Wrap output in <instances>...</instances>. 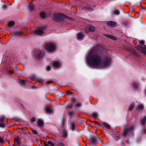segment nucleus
Segmentation results:
<instances>
[{
  "label": "nucleus",
  "instance_id": "nucleus-1",
  "mask_svg": "<svg viewBox=\"0 0 146 146\" xmlns=\"http://www.w3.org/2000/svg\"><path fill=\"white\" fill-rule=\"evenodd\" d=\"M98 47L92 49L89 52L87 57V62L89 66L92 67H105L109 65L111 62L109 58H106L104 61H102L101 56L97 54Z\"/></svg>",
  "mask_w": 146,
  "mask_h": 146
},
{
  "label": "nucleus",
  "instance_id": "nucleus-2",
  "mask_svg": "<svg viewBox=\"0 0 146 146\" xmlns=\"http://www.w3.org/2000/svg\"><path fill=\"white\" fill-rule=\"evenodd\" d=\"M66 16L62 14H56L54 15V19L55 21H60L63 20V18Z\"/></svg>",
  "mask_w": 146,
  "mask_h": 146
},
{
  "label": "nucleus",
  "instance_id": "nucleus-3",
  "mask_svg": "<svg viewBox=\"0 0 146 146\" xmlns=\"http://www.w3.org/2000/svg\"><path fill=\"white\" fill-rule=\"evenodd\" d=\"M133 127L132 126L128 128H124L122 132V135L125 137L127 135L130 134L132 133Z\"/></svg>",
  "mask_w": 146,
  "mask_h": 146
},
{
  "label": "nucleus",
  "instance_id": "nucleus-4",
  "mask_svg": "<svg viewBox=\"0 0 146 146\" xmlns=\"http://www.w3.org/2000/svg\"><path fill=\"white\" fill-rule=\"evenodd\" d=\"M96 133H91L90 134V137H88L87 138L88 139L90 142L92 144H94L96 142V138L97 137L96 136L95 134Z\"/></svg>",
  "mask_w": 146,
  "mask_h": 146
},
{
  "label": "nucleus",
  "instance_id": "nucleus-5",
  "mask_svg": "<svg viewBox=\"0 0 146 146\" xmlns=\"http://www.w3.org/2000/svg\"><path fill=\"white\" fill-rule=\"evenodd\" d=\"M45 48L49 51H52L55 50V46L54 44L52 43H48L46 45Z\"/></svg>",
  "mask_w": 146,
  "mask_h": 146
},
{
  "label": "nucleus",
  "instance_id": "nucleus-6",
  "mask_svg": "<svg viewBox=\"0 0 146 146\" xmlns=\"http://www.w3.org/2000/svg\"><path fill=\"white\" fill-rule=\"evenodd\" d=\"M44 56V52L43 51H41L38 50L35 52L34 56L36 58H40Z\"/></svg>",
  "mask_w": 146,
  "mask_h": 146
},
{
  "label": "nucleus",
  "instance_id": "nucleus-7",
  "mask_svg": "<svg viewBox=\"0 0 146 146\" xmlns=\"http://www.w3.org/2000/svg\"><path fill=\"white\" fill-rule=\"evenodd\" d=\"M95 31V28L92 25H88L85 29V32L88 33L89 32H93Z\"/></svg>",
  "mask_w": 146,
  "mask_h": 146
},
{
  "label": "nucleus",
  "instance_id": "nucleus-8",
  "mask_svg": "<svg viewBox=\"0 0 146 146\" xmlns=\"http://www.w3.org/2000/svg\"><path fill=\"white\" fill-rule=\"evenodd\" d=\"M107 25L110 26L115 27L117 26V23L116 22L113 21H108L106 22Z\"/></svg>",
  "mask_w": 146,
  "mask_h": 146
},
{
  "label": "nucleus",
  "instance_id": "nucleus-9",
  "mask_svg": "<svg viewBox=\"0 0 146 146\" xmlns=\"http://www.w3.org/2000/svg\"><path fill=\"white\" fill-rule=\"evenodd\" d=\"M44 30V28L41 27L38 30L35 31L34 33L35 34L41 35L43 34V31Z\"/></svg>",
  "mask_w": 146,
  "mask_h": 146
},
{
  "label": "nucleus",
  "instance_id": "nucleus-10",
  "mask_svg": "<svg viewBox=\"0 0 146 146\" xmlns=\"http://www.w3.org/2000/svg\"><path fill=\"white\" fill-rule=\"evenodd\" d=\"M137 48L140 52L146 55V51L145 48L143 47L141 45H139L137 46Z\"/></svg>",
  "mask_w": 146,
  "mask_h": 146
},
{
  "label": "nucleus",
  "instance_id": "nucleus-11",
  "mask_svg": "<svg viewBox=\"0 0 146 146\" xmlns=\"http://www.w3.org/2000/svg\"><path fill=\"white\" fill-rule=\"evenodd\" d=\"M23 35V33L20 31L13 32L12 33V36H14V35L21 36Z\"/></svg>",
  "mask_w": 146,
  "mask_h": 146
},
{
  "label": "nucleus",
  "instance_id": "nucleus-12",
  "mask_svg": "<svg viewBox=\"0 0 146 146\" xmlns=\"http://www.w3.org/2000/svg\"><path fill=\"white\" fill-rule=\"evenodd\" d=\"M78 39L79 40H82L83 39V35L82 33L80 32L78 33L77 34Z\"/></svg>",
  "mask_w": 146,
  "mask_h": 146
},
{
  "label": "nucleus",
  "instance_id": "nucleus-13",
  "mask_svg": "<svg viewBox=\"0 0 146 146\" xmlns=\"http://www.w3.org/2000/svg\"><path fill=\"white\" fill-rule=\"evenodd\" d=\"M140 123L143 126H144L146 122V116H144L143 119L141 120L140 121Z\"/></svg>",
  "mask_w": 146,
  "mask_h": 146
},
{
  "label": "nucleus",
  "instance_id": "nucleus-14",
  "mask_svg": "<svg viewBox=\"0 0 146 146\" xmlns=\"http://www.w3.org/2000/svg\"><path fill=\"white\" fill-rule=\"evenodd\" d=\"M34 6L32 3H30L29 4L28 8L30 11H33L34 9Z\"/></svg>",
  "mask_w": 146,
  "mask_h": 146
},
{
  "label": "nucleus",
  "instance_id": "nucleus-15",
  "mask_svg": "<svg viewBox=\"0 0 146 146\" xmlns=\"http://www.w3.org/2000/svg\"><path fill=\"white\" fill-rule=\"evenodd\" d=\"M92 116L96 119H98V113L96 112H93L92 113Z\"/></svg>",
  "mask_w": 146,
  "mask_h": 146
},
{
  "label": "nucleus",
  "instance_id": "nucleus-16",
  "mask_svg": "<svg viewBox=\"0 0 146 146\" xmlns=\"http://www.w3.org/2000/svg\"><path fill=\"white\" fill-rule=\"evenodd\" d=\"M83 9L87 10L90 11H92L94 10L91 7H85L83 8Z\"/></svg>",
  "mask_w": 146,
  "mask_h": 146
},
{
  "label": "nucleus",
  "instance_id": "nucleus-17",
  "mask_svg": "<svg viewBox=\"0 0 146 146\" xmlns=\"http://www.w3.org/2000/svg\"><path fill=\"white\" fill-rule=\"evenodd\" d=\"M38 124L39 126L41 127L43 126L44 123L43 121L42 120H38Z\"/></svg>",
  "mask_w": 146,
  "mask_h": 146
},
{
  "label": "nucleus",
  "instance_id": "nucleus-18",
  "mask_svg": "<svg viewBox=\"0 0 146 146\" xmlns=\"http://www.w3.org/2000/svg\"><path fill=\"white\" fill-rule=\"evenodd\" d=\"M20 139L19 137H18L15 139L14 142L15 143L17 142L18 144H20L21 143V142L20 141Z\"/></svg>",
  "mask_w": 146,
  "mask_h": 146
},
{
  "label": "nucleus",
  "instance_id": "nucleus-19",
  "mask_svg": "<svg viewBox=\"0 0 146 146\" xmlns=\"http://www.w3.org/2000/svg\"><path fill=\"white\" fill-rule=\"evenodd\" d=\"M112 13L115 15H118L119 14L120 12L118 10L115 9L112 12Z\"/></svg>",
  "mask_w": 146,
  "mask_h": 146
},
{
  "label": "nucleus",
  "instance_id": "nucleus-20",
  "mask_svg": "<svg viewBox=\"0 0 146 146\" xmlns=\"http://www.w3.org/2000/svg\"><path fill=\"white\" fill-rule=\"evenodd\" d=\"M68 115L70 117H72V116H74L75 113L74 111H69L67 113Z\"/></svg>",
  "mask_w": 146,
  "mask_h": 146
},
{
  "label": "nucleus",
  "instance_id": "nucleus-21",
  "mask_svg": "<svg viewBox=\"0 0 146 146\" xmlns=\"http://www.w3.org/2000/svg\"><path fill=\"white\" fill-rule=\"evenodd\" d=\"M53 65L55 67H58L60 66V64L58 62H55L53 63Z\"/></svg>",
  "mask_w": 146,
  "mask_h": 146
},
{
  "label": "nucleus",
  "instance_id": "nucleus-22",
  "mask_svg": "<svg viewBox=\"0 0 146 146\" xmlns=\"http://www.w3.org/2000/svg\"><path fill=\"white\" fill-rule=\"evenodd\" d=\"M15 24V22L13 21H11L7 24L8 27H11L13 26Z\"/></svg>",
  "mask_w": 146,
  "mask_h": 146
},
{
  "label": "nucleus",
  "instance_id": "nucleus-23",
  "mask_svg": "<svg viewBox=\"0 0 146 146\" xmlns=\"http://www.w3.org/2000/svg\"><path fill=\"white\" fill-rule=\"evenodd\" d=\"M103 123L104 125L108 129H110V126L108 123L105 122H103Z\"/></svg>",
  "mask_w": 146,
  "mask_h": 146
},
{
  "label": "nucleus",
  "instance_id": "nucleus-24",
  "mask_svg": "<svg viewBox=\"0 0 146 146\" xmlns=\"http://www.w3.org/2000/svg\"><path fill=\"white\" fill-rule=\"evenodd\" d=\"M68 134L67 132L65 130L63 131V136H62L64 137H66L67 136Z\"/></svg>",
  "mask_w": 146,
  "mask_h": 146
},
{
  "label": "nucleus",
  "instance_id": "nucleus-25",
  "mask_svg": "<svg viewBox=\"0 0 146 146\" xmlns=\"http://www.w3.org/2000/svg\"><path fill=\"white\" fill-rule=\"evenodd\" d=\"M40 16L41 18H44L45 17V13L43 11H42L40 13Z\"/></svg>",
  "mask_w": 146,
  "mask_h": 146
},
{
  "label": "nucleus",
  "instance_id": "nucleus-26",
  "mask_svg": "<svg viewBox=\"0 0 146 146\" xmlns=\"http://www.w3.org/2000/svg\"><path fill=\"white\" fill-rule=\"evenodd\" d=\"M143 105L142 104H140L138 105L137 108L141 110H143Z\"/></svg>",
  "mask_w": 146,
  "mask_h": 146
},
{
  "label": "nucleus",
  "instance_id": "nucleus-27",
  "mask_svg": "<svg viewBox=\"0 0 146 146\" xmlns=\"http://www.w3.org/2000/svg\"><path fill=\"white\" fill-rule=\"evenodd\" d=\"M134 103H131L129 106V110L130 111L132 110L134 107Z\"/></svg>",
  "mask_w": 146,
  "mask_h": 146
},
{
  "label": "nucleus",
  "instance_id": "nucleus-28",
  "mask_svg": "<svg viewBox=\"0 0 146 146\" xmlns=\"http://www.w3.org/2000/svg\"><path fill=\"white\" fill-rule=\"evenodd\" d=\"M72 124V127L71 130L72 131H74L75 130L74 127H75V124L74 122H72L71 123Z\"/></svg>",
  "mask_w": 146,
  "mask_h": 146
},
{
  "label": "nucleus",
  "instance_id": "nucleus-29",
  "mask_svg": "<svg viewBox=\"0 0 146 146\" xmlns=\"http://www.w3.org/2000/svg\"><path fill=\"white\" fill-rule=\"evenodd\" d=\"M8 7V5L6 4H4L3 5L2 8L3 9H6Z\"/></svg>",
  "mask_w": 146,
  "mask_h": 146
},
{
  "label": "nucleus",
  "instance_id": "nucleus-30",
  "mask_svg": "<svg viewBox=\"0 0 146 146\" xmlns=\"http://www.w3.org/2000/svg\"><path fill=\"white\" fill-rule=\"evenodd\" d=\"M46 112L48 113H51L52 112V110L49 108H47L46 109Z\"/></svg>",
  "mask_w": 146,
  "mask_h": 146
},
{
  "label": "nucleus",
  "instance_id": "nucleus-31",
  "mask_svg": "<svg viewBox=\"0 0 146 146\" xmlns=\"http://www.w3.org/2000/svg\"><path fill=\"white\" fill-rule=\"evenodd\" d=\"M5 118L3 117H0V122L1 123H3L5 121Z\"/></svg>",
  "mask_w": 146,
  "mask_h": 146
},
{
  "label": "nucleus",
  "instance_id": "nucleus-32",
  "mask_svg": "<svg viewBox=\"0 0 146 146\" xmlns=\"http://www.w3.org/2000/svg\"><path fill=\"white\" fill-rule=\"evenodd\" d=\"M20 82L21 84H25V80H20Z\"/></svg>",
  "mask_w": 146,
  "mask_h": 146
},
{
  "label": "nucleus",
  "instance_id": "nucleus-33",
  "mask_svg": "<svg viewBox=\"0 0 146 146\" xmlns=\"http://www.w3.org/2000/svg\"><path fill=\"white\" fill-rule=\"evenodd\" d=\"M104 36H106L110 38H111V37L112 36V35H110L107 34H104Z\"/></svg>",
  "mask_w": 146,
  "mask_h": 146
},
{
  "label": "nucleus",
  "instance_id": "nucleus-34",
  "mask_svg": "<svg viewBox=\"0 0 146 146\" xmlns=\"http://www.w3.org/2000/svg\"><path fill=\"white\" fill-rule=\"evenodd\" d=\"M91 122L94 123L96 125H98L99 127H100L101 126V125L98 122L94 121L93 122L92 121Z\"/></svg>",
  "mask_w": 146,
  "mask_h": 146
},
{
  "label": "nucleus",
  "instance_id": "nucleus-35",
  "mask_svg": "<svg viewBox=\"0 0 146 146\" xmlns=\"http://www.w3.org/2000/svg\"><path fill=\"white\" fill-rule=\"evenodd\" d=\"M32 131L33 134L34 135H36L38 133L37 131L33 129L32 130Z\"/></svg>",
  "mask_w": 146,
  "mask_h": 146
},
{
  "label": "nucleus",
  "instance_id": "nucleus-36",
  "mask_svg": "<svg viewBox=\"0 0 146 146\" xmlns=\"http://www.w3.org/2000/svg\"><path fill=\"white\" fill-rule=\"evenodd\" d=\"M95 135H96V136L97 137V138L98 139V140L100 141L101 143H103V141H102V140H101L100 139V138L99 137H98V135L97 134V133H96L95 134Z\"/></svg>",
  "mask_w": 146,
  "mask_h": 146
},
{
  "label": "nucleus",
  "instance_id": "nucleus-37",
  "mask_svg": "<svg viewBox=\"0 0 146 146\" xmlns=\"http://www.w3.org/2000/svg\"><path fill=\"white\" fill-rule=\"evenodd\" d=\"M5 127V125L3 123H0V127L2 128H4Z\"/></svg>",
  "mask_w": 146,
  "mask_h": 146
},
{
  "label": "nucleus",
  "instance_id": "nucleus-38",
  "mask_svg": "<svg viewBox=\"0 0 146 146\" xmlns=\"http://www.w3.org/2000/svg\"><path fill=\"white\" fill-rule=\"evenodd\" d=\"M48 143L49 145H50L52 146H54V144L51 141H48Z\"/></svg>",
  "mask_w": 146,
  "mask_h": 146
},
{
  "label": "nucleus",
  "instance_id": "nucleus-39",
  "mask_svg": "<svg viewBox=\"0 0 146 146\" xmlns=\"http://www.w3.org/2000/svg\"><path fill=\"white\" fill-rule=\"evenodd\" d=\"M36 120L35 118L34 117H33L31 119V122H33Z\"/></svg>",
  "mask_w": 146,
  "mask_h": 146
},
{
  "label": "nucleus",
  "instance_id": "nucleus-40",
  "mask_svg": "<svg viewBox=\"0 0 146 146\" xmlns=\"http://www.w3.org/2000/svg\"><path fill=\"white\" fill-rule=\"evenodd\" d=\"M133 86L134 88H136L137 87V85L136 83H134L133 84Z\"/></svg>",
  "mask_w": 146,
  "mask_h": 146
},
{
  "label": "nucleus",
  "instance_id": "nucleus-41",
  "mask_svg": "<svg viewBox=\"0 0 146 146\" xmlns=\"http://www.w3.org/2000/svg\"><path fill=\"white\" fill-rule=\"evenodd\" d=\"M139 43L141 45H144V41L143 40H141L139 41Z\"/></svg>",
  "mask_w": 146,
  "mask_h": 146
},
{
  "label": "nucleus",
  "instance_id": "nucleus-42",
  "mask_svg": "<svg viewBox=\"0 0 146 146\" xmlns=\"http://www.w3.org/2000/svg\"><path fill=\"white\" fill-rule=\"evenodd\" d=\"M110 39L113 40H117V38H116L113 35L112 36Z\"/></svg>",
  "mask_w": 146,
  "mask_h": 146
},
{
  "label": "nucleus",
  "instance_id": "nucleus-43",
  "mask_svg": "<svg viewBox=\"0 0 146 146\" xmlns=\"http://www.w3.org/2000/svg\"><path fill=\"white\" fill-rule=\"evenodd\" d=\"M110 39L113 40H117V38H116L113 35L112 36Z\"/></svg>",
  "mask_w": 146,
  "mask_h": 146
},
{
  "label": "nucleus",
  "instance_id": "nucleus-44",
  "mask_svg": "<svg viewBox=\"0 0 146 146\" xmlns=\"http://www.w3.org/2000/svg\"><path fill=\"white\" fill-rule=\"evenodd\" d=\"M81 104L80 103H78L76 104V106L77 107H79L81 106Z\"/></svg>",
  "mask_w": 146,
  "mask_h": 146
},
{
  "label": "nucleus",
  "instance_id": "nucleus-45",
  "mask_svg": "<svg viewBox=\"0 0 146 146\" xmlns=\"http://www.w3.org/2000/svg\"><path fill=\"white\" fill-rule=\"evenodd\" d=\"M50 68L49 66H47L46 68V70L47 71H49L50 70Z\"/></svg>",
  "mask_w": 146,
  "mask_h": 146
},
{
  "label": "nucleus",
  "instance_id": "nucleus-46",
  "mask_svg": "<svg viewBox=\"0 0 146 146\" xmlns=\"http://www.w3.org/2000/svg\"><path fill=\"white\" fill-rule=\"evenodd\" d=\"M4 142L3 139L1 137H0V143H3Z\"/></svg>",
  "mask_w": 146,
  "mask_h": 146
},
{
  "label": "nucleus",
  "instance_id": "nucleus-47",
  "mask_svg": "<svg viewBox=\"0 0 146 146\" xmlns=\"http://www.w3.org/2000/svg\"><path fill=\"white\" fill-rule=\"evenodd\" d=\"M71 94L72 92L70 91H67V94L68 95H71Z\"/></svg>",
  "mask_w": 146,
  "mask_h": 146
},
{
  "label": "nucleus",
  "instance_id": "nucleus-48",
  "mask_svg": "<svg viewBox=\"0 0 146 146\" xmlns=\"http://www.w3.org/2000/svg\"><path fill=\"white\" fill-rule=\"evenodd\" d=\"M59 146H64L63 144L62 143H58Z\"/></svg>",
  "mask_w": 146,
  "mask_h": 146
},
{
  "label": "nucleus",
  "instance_id": "nucleus-49",
  "mask_svg": "<svg viewBox=\"0 0 146 146\" xmlns=\"http://www.w3.org/2000/svg\"><path fill=\"white\" fill-rule=\"evenodd\" d=\"M20 135L21 136L23 137V136H24L25 135V134L23 132H22L20 133Z\"/></svg>",
  "mask_w": 146,
  "mask_h": 146
},
{
  "label": "nucleus",
  "instance_id": "nucleus-50",
  "mask_svg": "<svg viewBox=\"0 0 146 146\" xmlns=\"http://www.w3.org/2000/svg\"><path fill=\"white\" fill-rule=\"evenodd\" d=\"M44 144L45 146H50L48 145L49 144L48 143V142L47 143L44 142Z\"/></svg>",
  "mask_w": 146,
  "mask_h": 146
},
{
  "label": "nucleus",
  "instance_id": "nucleus-51",
  "mask_svg": "<svg viewBox=\"0 0 146 146\" xmlns=\"http://www.w3.org/2000/svg\"><path fill=\"white\" fill-rule=\"evenodd\" d=\"M128 23L127 22H124L123 23V24L124 25H128Z\"/></svg>",
  "mask_w": 146,
  "mask_h": 146
},
{
  "label": "nucleus",
  "instance_id": "nucleus-52",
  "mask_svg": "<svg viewBox=\"0 0 146 146\" xmlns=\"http://www.w3.org/2000/svg\"><path fill=\"white\" fill-rule=\"evenodd\" d=\"M143 132L144 133H146V128H145L143 130Z\"/></svg>",
  "mask_w": 146,
  "mask_h": 146
},
{
  "label": "nucleus",
  "instance_id": "nucleus-53",
  "mask_svg": "<svg viewBox=\"0 0 146 146\" xmlns=\"http://www.w3.org/2000/svg\"><path fill=\"white\" fill-rule=\"evenodd\" d=\"M14 72V70H9V72L10 73H13Z\"/></svg>",
  "mask_w": 146,
  "mask_h": 146
},
{
  "label": "nucleus",
  "instance_id": "nucleus-54",
  "mask_svg": "<svg viewBox=\"0 0 146 146\" xmlns=\"http://www.w3.org/2000/svg\"><path fill=\"white\" fill-rule=\"evenodd\" d=\"M38 81L39 82H40V83H42L43 81L41 79H40V80L39 79L38 80Z\"/></svg>",
  "mask_w": 146,
  "mask_h": 146
},
{
  "label": "nucleus",
  "instance_id": "nucleus-55",
  "mask_svg": "<svg viewBox=\"0 0 146 146\" xmlns=\"http://www.w3.org/2000/svg\"><path fill=\"white\" fill-rule=\"evenodd\" d=\"M72 107H73V105H70L69 106V108L70 109H71L72 108Z\"/></svg>",
  "mask_w": 146,
  "mask_h": 146
},
{
  "label": "nucleus",
  "instance_id": "nucleus-56",
  "mask_svg": "<svg viewBox=\"0 0 146 146\" xmlns=\"http://www.w3.org/2000/svg\"><path fill=\"white\" fill-rule=\"evenodd\" d=\"M133 54L135 55H136L137 54L136 52L135 51H133Z\"/></svg>",
  "mask_w": 146,
  "mask_h": 146
},
{
  "label": "nucleus",
  "instance_id": "nucleus-57",
  "mask_svg": "<svg viewBox=\"0 0 146 146\" xmlns=\"http://www.w3.org/2000/svg\"><path fill=\"white\" fill-rule=\"evenodd\" d=\"M51 81H48L47 82V83L48 84H50V83H51Z\"/></svg>",
  "mask_w": 146,
  "mask_h": 146
},
{
  "label": "nucleus",
  "instance_id": "nucleus-58",
  "mask_svg": "<svg viewBox=\"0 0 146 146\" xmlns=\"http://www.w3.org/2000/svg\"><path fill=\"white\" fill-rule=\"evenodd\" d=\"M144 48H145V49H146V45H144Z\"/></svg>",
  "mask_w": 146,
  "mask_h": 146
},
{
  "label": "nucleus",
  "instance_id": "nucleus-59",
  "mask_svg": "<svg viewBox=\"0 0 146 146\" xmlns=\"http://www.w3.org/2000/svg\"><path fill=\"white\" fill-rule=\"evenodd\" d=\"M64 120L63 119V120H62V123H64Z\"/></svg>",
  "mask_w": 146,
  "mask_h": 146
},
{
  "label": "nucleus",
  "instance_id": "nucleus-60",
  "mask_svg": "<svg viewBox=\"0 0 146 146\" xmlns=\"http://www.w3.org/2000/svg\"><path fill=\"white\" fill-rule=\"evenodd\" d=\"M13 146H16L15 145H13Z\"/></svg>",
  "mask_w": 146,
  "mask_h": 146
},
{
  "label": "nucleus",
  "instance_id": "nucleus-61",
  "mask_svg": "<svg viewBox=\"0 0 146 146\" xmlns=\"http://www.w3.org/2000/svg\"><path fill=\"white\" fill-rule=\"evenodd\" d=\"M9 143V144L10 145V143H9V142H8Z\"/></svg>",
  "mask_w": 146,
  "mask_h": 146
},
{
  "label": "nucleus",
  "instance_id": "nucleus-62",
  "mask_svg": "<svg viewBox=\"0 0 146 146\" xmlns=\"http://www.w3.org/2000/svg\"><path fill=\"white\" fill-rule=\"evenodd\" d=\"M21 106L23 107V106L22 104H21Z\"/></svg>",
  "mask_w": 146,
  "mask_h": 146
}]
</instances>
